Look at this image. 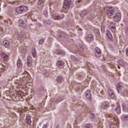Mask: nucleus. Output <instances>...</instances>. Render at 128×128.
<instances>
[{"instance_id":"nucleus-1","label":"nucleus","mask_w":128,"mask_h":128,"mask_svg":"<svg viewBox=\"0 0 128 128\" xmlns=\"http://www.w3.org/2000/svg\"><path fill=\"white\" fill-rule=\"evenodd\" d=\"M28 8L26 6H20L16 8V11L17 14H22L24 12H27Z\"/></svg>"},{"instance_id":"nucleus-2","label":"nucleus","mask_w":128,"mask_h":128,"mask_svg":"<svg viewBox=\"0 0 128 128\" xmlns=\"http://www.w3.org/2000/svg\"><path fill=\"white\" fill-rule=\"evenodd\" d=\"M72 4L70 0H65L64 2V8L65 9L70 8Z\"/></svg>"},{"instance_id":"nucleus-3","label":"nucleus","mask_w":128,"mask_h":128,"mask_svg":"<svg viewBox=\"0 0 128 128\" xmlns=\"http://www.w3.org/2000/svg\"><path fill=\"white\" fill-rule=\"evenodd\" d=\"M106 14L109 16L114 15V8H112V7L108 8Z\"/></svg>"},{"instance_id":"nucleus-4","label":"nucleus","mask_w":128,"mask_h":128,"mask_svg":"<svg viewBox=\"0 0 128 128\" xmlns=\"http://www.w3.org/2000/svg\"><path fill=\"white\" fill-rule=\"evenodd\" d=\"M27 64L29 68L32 66V58L31 56H28L27 59Z\"/></svg>"},{"instance_id":"nucleus-5","label":"nucleus","mask_w":128,"mask_h":128,"mask_svg":"<svg viewBox=\"0 0 128 128\" xmlns=\"http://www.w3.org/2000/svg\"><path fill=\"white\" fill-rule=\"evenodd\" d=\"M114 22H120V14L116 13L113 17Z\"/></svg>"},{"instance_id":"nucleus-6","label":"nucleus","mask_w":128,"mask_h":128,"mask_svg":"<svg viewBox=\"0 0 128 128\" xmlns=\"http://www.w3.org/2000/svg\"><path fill=\"white\" fill-rule=\"evenodd\" d=\"M95 56H96V58H100V56H102V52H100V49L96 48H95Z\"/></svg>"},{"instance_id":"nucleus-7","label":"nucleus","mask_w":128,"mask_h":128,"mask_svg":"<svg viewBox=\"0 0 128 128\" xmlns=\"http://www.w3.org/2000/svg\"><path fill=\"white\" fill-rule=\"evenodd\" d=\"M109 26L110 30H112V32H116V26H114V23L110 22L109 23Z\"/></svg>"},{"instance_id":"nucleus-8","label":"nucleus","mask_w":128,"mask_h":128,"mask_svg":"<svg viewBox=\"0 0 128 128\" xmlns=\"http://www.w3.org/2000/svg\"><path fill=\"white\" fill-rule=\"evenodd\" d=\"M10 42L8 40H5L3 42V44L5 48H8L10 46Z\"/></svg>"},{"instance_id":"nucleus-9","label":"nucleus","mask_w":128,"mask_h":128,"mask_svg":"<svg viewBox=\"0 0 128 128\" xmlns=\"http://www.w3.org/2000/svg\"><path fill=\"white\" fill-rule=\"evenodd\" d=\"M18 23L20 26H21V28H26V24L24 22V20H19Z\"/></svg>"},{"instance_id":"nucleus-10","label":"nucleus","mask_w":128,"mask_h":128,"mask_svg":"<svg viewBox=\"0 0 128 128\" xmlns=\"http://www.w3.org/2000/svg\"><path fill=\"white\" fill-rule=\"evenodd\" d=\"M116 88L118 92H122L124 87H122V84H118L116 85Z\"/></svg>"},{"instance_id":"nucleus-11","label":"nucleus","mask_w":128,"mask_h":128,"mask_svg":"<svg viewBox=\"0 0 128 128\" xmlns=\"http://www.w3.org/2000/svg\"><path fill=\"white\" fill-rule=\"evenodd\" d=\"M112 124L116 126H117V128H118V124H120V122L118 121V117L116 116H115L114 118V122H112Z\"/></svg>"},{"instance_id":"nucleus-12","label":"nucleus","mask_w":128,"mask_h":128,"mask_svg":"<svg viewBox=\"0 0 128 128\" xmlns=\"http://www.w3.org/2000/svg\"><path fill=\"white\" fill-rule=\"evenodd\" d=\"M52 18H54V20H62V17H60V16H58L56 14H53Z\"/></svg>"},{"instance_id":"nucleus-13","label":"nucleus","mask_w":128,"mask_h":128,"mask_svg":"<svg viewBox=\"0 0 128 128\" xmlns=\"http://www.w3.org/2000/svg\"><path fill=\"white\" fill-rule=\"evenodd\" d=\"M2 56L4 60H8V55L6 54V53H2Z\"/></svg>"},{"instance_id":"nucleus-14","label":"nucleus","mask_w":128,"mask_h":128,"mask_svg":"<svg viewBox=\"0 0 128 128\" xmlns=\"http://www.w3.org/2000/svg\"><path fill=\"white\" fill-rule=\"evenodd\" d=\"M108 102H104L103 103L101 106V108H103V110H106V108L108 106Z\"/></svg>"},{"instance_id":"nucleus-15","label":"nucleus","mask_w":128,"mask_h":128,"mask_svg":"<svg viewBox=\"0 0 128 128\" xmlns=\"http://www.w3.org/2000/svg\"><path fill=\"white\" fill-rule=\"evenodd\" d=\"M17 66L19 68H22V60H18Z\"/></svg>"},{"instance_id":"nucleus-16","label":"nucleus","mask_w":128,"mask_h":128,"mask_svg":"<svg viewBox=\"0 0 128 128\" xmlns=\"http://www.w3.org/2000/svg\"><path fill=\"white\" fill-rule=\"evenodd\" d=\"M26 120L28 124H32V120H30V116H27L26 117Z\"/></svg>"},{"instance_id":"nucleus-17","label":"nucleus","mask_w":128,"mask_h":128,"mask_svg":"<svg viewBox=\"0 0 128 128\" xmlns=\"http://www.w3.org/2000/svg\"><path fill=\"white\" fill-rule=\"evenodd\" d=\"M92 40H93L92 35V34H89V35H88V37H87V38H86V40H87L89 42H92Z\"/></svg>"},{"instance_id":"nucleus-18","label":"nucleus","mask_w":128,"mask_h":128,"mask_svg":"<svg viewBox=\"0 0 128 128\" xmlns=\"http://www.w3.org/2000/svg\"><path fill=\"white\" fill-rule=\"evenodd\" d=\"M108 95L110 98H114V92L110 90H108Z\"/></svg>"},{"instance_id":"nucleus-19","label":"nucleus","mask_w":128,"mask_h":128,"mask_svg":"<svg viewBox=\"0 0 128 128\" xmlns=\"http://www.w3.org/2000/svg\"><path fill=\"white\" fill-rule=\"evenodd\" d=\"M94 32L96 34V36H100V30L98 29H94Z\"/></svg>"},{"instance_id":"nucleus-20","label":"nucleus","mask_w":128,"mask_h":128,"mask_svg":"<svg viewBox=\"0 0 128 128\" xmlns=\"http://www.w3.org/2000/svg\"><path fill=\"white\" fill-rule=\"evenodd\" d=\"M57 66H58V68H60V66H64V62L61 60H58L57 62Z\"/></svg>"},{"instance_id":"nucleus-21","label":"nucleus","mask_w":128,"mask_h":128,"mask_svg":"<svg viewBox=\"0 0 128 128\" xmlns=\"http://www.w3.org/2000/svg\"><path fill=\"white\" fill-rule=\"evenodd\" d=\"M118 64L120 66H126V63L124 62L122 60L119 61Z\"/></svg>"},{"instance_id":"nucleus-22","label":"nucleus","mask_w":128,"mask_h":128,"mask_svg":"<svg viewBox=\"0 0 128 128\" xmlns=\"http://www.w3.org/2000/svg\"><path fill=\"white\" fill-rule=\"evenodd\" d=\"M64 78H62V77L58 76L57 78V82H59V84H60V82H62Z\"/></svg>"},{"instance_id":"nucleus-23","label":"nucleus","mask_w":128,"mask_h":128,"mask_svg":"<svg viewBox=\"0 0 128 128\" xmlns=\"http://www.w3.org/2000/svg\"><path fill=\"white\" fill-rule=\"evenodd\" d=\"M106 34L109 38H112V33H110V32L108 30L106 31Z\"/></svg>"},{"instance_id":"nucleus-24","label":"nucleus","mask_w":128,"mask_h":128,"mask_svg":"<svg viewBox=\"0 0 128 128\" xmlns=\"http://www.w3.org/2000/svg\"><path fill=\"white\" fill-rule=\"evenodd\" d=\"M116 110L118 113L120 112V104H117V106L116 108Z\"/></svg>"},{"instance_id":"nucleus-25","label":"nucleus","mask_w":128,"mask_h":128,"mask_svg":"<svg viewBox=\"0 0 128 128\" xmlns=\"http://www.w3.org/2000/svg\"><path fill=\"white\" fill-rule=\"evenodd\" d=\"M122 120H128V115H122Z\"/></svg>"},{"instance_id":"nucleus-26","label":"nucleus","mask_w":128,"mask_h":128,"mask_svg":"<svg viewBox=\"0 0 128 128\" xmlns=\"http://www.w3.org/2000/svg\"><path fill=\"white\" fill-rule=\"evenodd\" d=\"M44 2V0H38L37 4L38 6H40V4H42Z\"/></svg>"},{"instance_id":"nucleus-27","label":"nucleus","mask_w":128,"mask_h":128,"mask_svg":"<svg viewBox=\"0 0 128 128\" xmlns=\"http://www.w3.org/2000/svg\"><path fill=\"white\" fill-rule=\"evenodd\" d=\"M32 54L33 58H36V49L34 48L32 50Z\"/></svg>"},{"instance_id":"nucleus-28","label":"nucleus","mask_w":128,"mask_h":128,"mask_svg":"<svg viewBox=\"0 0 128 128\" xmlns=\"http://www.w3.org/2000/svg\"><path fill=\"white\" fill-rule=\"evenodd\" d=\"M44 38L41 39L39 40L38 44H42L44 42Z\"/></svg>"},{"instance_id":"nucleus-29","label":"nucleus","mask_w":128,"mask_h":128,"mask_svg":"<svg viewBox=\"0 0 128 128\" xmlns=\"http://www.w3.org/2000/svg\"><path fill=\"white\" fill-rule=\"evenodd\" d=\"M122 106L124 110H126V104H123Z\"/></svg>"},{"instance_id":"nucleus-30","label":"nucleus","mask_w":128,"mask_h":128,"mask_svg":"<svg viewBox=\"0 0 128 128\" xmlns=\"http://www.w3.org/2000/svg\"><path fill=\"white\" fill-rule=\"evenodd\" d=\"M86 12H83L81 13L80 16H86Z\"/></svg>"},{"instance_id":"nucleus-31","label":"nucleus","mask_w":128,"mask_h":128,"mask_svg":"<svg viewBox=\"0 0 128 128\" xmlns=\"http://www.w3.org/2000/svg\"><path fill=\"white\" fill-rule=\"evenodd\" d=\"M85 128H92V126L90 124H86Z\"/></svg>"},{"instance_id":"nucleus-32","label":"nucleus","mask_w":128,"mask_h":128,"mask_svg":"<svg viewBox=\"0 0 128 128\" xmlns=\"http://www.w3.org/2000/svg\"><path fill=\"white\" fill-rule=\"evenodd\" d=\"M44 16H46L48 15V11H44Z\"/></svg>"},{"instance_id":"nucleus-33","label":"nucleus","mask_w":128,"mask_h":128,"mask_svg":"<svg viewBox=\"0 0 128 128\" xmlns=\"http://www.w3.org/2000/svg\"><path fill=\"white\" fill-rule=\"evenodd\" d=\"M124 92H126V94H128V90H124V92H123V94H124Z\"/></svg>"},{"instance_id":"nucleus-34","label":"nucleus","mask_w":128,"mask_h":128,"mask_svg":"<svg viewBox=\"0 0 128 128\" xmlns=\"http://www.w3.org/2000/svg\"><path fill=\"white\" fill-rule=\"evenodd\" d=\"M88 96H90V93H88L86 94V98H90V97Z\"/></svg>"},{"instance_id":"nucleus-35","label":"nucleus","mask_w":128,"mask_h":128,"mask_svg":"<svg viewBox=\"0 0 128 128\" xmlns=\"http://www.w3.org/2000/svg\"><path fill=\"white\" fill-rule=\"evenodd\" d=\"M101 30H104V26H102V27H101Z\"/></svg>"},{"instance_id":"nucleus-36","label":"nucleus","mask_w":128,"mask_h":128,"mask_svg":"<svg viewBox=\"0 0 128 128\" xmlns=\"http://www.w3.org/2000/svg\"><path fill=\"white\" fill-rule=\"evenodd\" d=\"M110 128H114L112 127V124H110Z\"/></svg>"},{"instance_id":"nucleus-37","label":"nucleus","mask_w":128,"mask_h":128,"mask_svg":"<svg viewBox=\"0 0 128 128\" xmlns=\"http://www.w3.org/2000/svg\"><path fill=\"white\" fill-rule=\"evenodd\" d=\"M56 128H60V126H57Z\"/></svg>"},{"instance_id":"nucleus-38","label":"nucleus","mask_w":128,"mask_h":128,"mask_svg":"<svg viewBox=\"0 0 128 128\" xmlns=\"http://www.w3.org/2000/svg\"><path fill=\"white\" fill-rule=\"evenodd\" d=\"M92 116H94V114H92Z\"/></svg>"},{"instance_id":"nucleus-39","label":"nucleus","mask_w":128,"mask_h":128,"mask_svg":"<svg viewBox=\"0 0 128 128\" xmlns=\"http://www.w3.org/2000/svg\"><path fill=\"white\" fill-rule=\"evenodd\" d=\"M118 68H120V66H118Z\"/></svg>"}]
</instances>
